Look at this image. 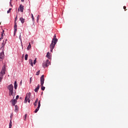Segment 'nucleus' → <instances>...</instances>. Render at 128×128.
<instances>
[{
  "instance_id": "5701e85b",
  "label": "nucleus",
  "mask_w": 128,
  "mask_h": 128,
  "mask_svg": "<svg viewBox=\"0 0 128 128\" xmlns=\"http://www.w3.org/2000/svg\"><path fill=\"white\" fill-rule=\"evenodd\" d=\"M43 68H45L46 67H48V66H46V62L43 63Z\"/></svg>"
},
{
  "instance_id": "bb28decb",
  "label": "nucleus",
  "mask_w": 128,
  "mask_h": 128,
  "mask_svg": "<svg viewBox=\"0 0 128 128\" xmlns=\"http://www.w3.org/2000/svg\"><path fill=\"white\" fill-rule=\"evenodd\" d=\"M19 40H20V41H21V42H22V37H21V34H20L19 36Z\"/></svg>"
},
{
  "instance_id": "39448f33",
  "label": "nucleus",
  "mask_w": 128,
  "mask_h": 128,
  "mask_svg": "<svg viewBox=\"0 0 128 128\" xmlns=\"http://www.w3.org/2000/svg\"><path fill=\"white\" fill-rule=\"evenodd\" d=\"M6 74V66H3L2 68V70L0 72V76H4L5 74Z\"/></svg>"
},
{
  "instance_id": "0eeeda50",
  "label": "nucleus",
  "mask_w": 128,
  "mask_h": 128,
  "mask_svg": "<svg viewBox=\"0 0 128 128\" xmlns=\"http://www.w3.org/2000/svg\"><path fill=\"white\" fill-rule=\"evenodd\" d=\"M40 107V100L39 102H38V107H37V108L35 110V111L34 112H35V113H36L39 110Z\"/></svg>"
},
{
  "instance_id": "2f4dec72",
  "label": "nucleus",
  "mask_w": 128,
  "mask_h": 128,
  "mask_svg": "<svg viewBox=\"0 0 128 128\" xmlns=\"http://www.w3.org/2000/svg\"><path fill=\"white\" fill-rule=\"evenodd\" d=\"M37 103H38V102H35L34 103V106H37Z\"/></svg>"
},
{
  "instance_id": "dca6fc26",
  "label": "nucleus",
  "mask_w": 128,
  "mask_h": 128,
  "mask_svg": "<svg viewBox=\"0 0 128 128\" xmlns=\"http://www.w3.org/2000/svg\"><path fill=\"white\" fill-rule=\"evenodd\" d=\"M46 56L48 57V58L49 59L50 58V52H47V55H46Z\"/></svg>"
},
{
  "instance_id": "f03ea898",
  "label": "nucleus",
  "mask_w": 128,
  "mask_h": 128,
  "mask_svg": "<svg viewBox=\"0 0 128 128\" xmlns=\"http://www.w3.org/2000/svg\"><path fill=\"white\" fill-rule=\"evenodd\" d=\"M7 89L9 90V96H13V98H14V96L16 95V92L15 94L14 92V86L12 84H10L8 86H7Z\"/></svg>"
},
{
  "instance_id": "f704fd0d",
  "label": "nucleus",
  "mask_w": 128,
  "mask_h": 128,
  "mask_svg": "<svg viewBox=\"0 0 128 128\" xmlns=\"http://www.w3.org/2000/svg\"><path fill=\"white\" fill-rule=\"evenodd\" d=\"M19 98V96H16V100H18Z\"/></svg>"
},
{
  "instance_id": "6e6552de",
  "label": "nucleus",
  "mask_w": 128,
  "mask_h": 128,
  "mask_svg": "<svg viewBox=\"0 0 128 128\" xmlns=\"http://www.w3.org/2000/svg\"><path fill=\"white\" fill-rule=\"evenodd\" d=\"M19 8H20V12H24V6L23 5L20 4V6H19Z\"/></svg>"
},
{
  "instance_id": "4c0bfd02",
  "label": "nucleus",
  "mask_w": 128,
  "mask_h": 128,
  "mask_svg": "<svg viewBox=\"0 0 128 128\" xmlns=\"http://www.w3.org/2000/svg\"><path fill=\"white\" fill-rule=\"evenodd\" d=\"M24 0H21V2H24Z\"/></svg>"
},
{
  "instance_id": "c756f323",
  "label": "nucleus",
  "mask_w": 128,
  "mask_h": 128,
  "mask_svg": "<svg viewBox=\"0 0 128 128\" xmlns=\"http://www.w3.org/2000/svg\"><path fill=\"white\" fill-rule=\"evenodd\" d=\"M39 16H39V15H38V16H37V22H38V20H39Z\"/></svg>"
},
{
  "instance_id": "a878e982",
  "label": "nucleus",
  "mask_w": 128,
  "mask_h": 128,
  "mask_svg": "<svg viewBox=\"0 0 128 128\" xmlns=\"http://www.w3.org/2000/svg\"><path fill=\"white\" fill-rule=\"evenodd\" d=\"M36 58H35V60H34V62H33V64H36Z\"/></svg>"
},
{
  "instance_id": "e433bc0d",
  "label": "nucleus",
  "mask_w": 128,
  "mask_h": 128,
  "mask_svg": "<svg viewBox=\"0 0 128 128\" xmlns=\"http://www.w3.org/2000/svg\"><path fill=\"white\" fill-rule=\"evenodd\" d=\"M12 116L11 115V116H10V120H11V121H12Z\"/></svg>"
},
{
  "instance_id": "473e14b6",
  "label": "nucleus",
  "mask_w": 128,
  "mask_h": 128,
  "mask_svg": "<svg viewBox=\"0 0 128 128\" xmlns=\"http://www.w3.org/2000/svg\"><path fill=\"white\" fill-rule=\"evenodd\" d=\"M38 98L36 99V100H35V102L38 103Z\"/></svg>"
},
{
  "instance_id": "f3484780",
  "label": "nucleus",
  "mask_w": 128,
  "mask_h": 128,
  "mask_svg": "<svg viewBox=\"0 0 128 128\" xmlns=\"http://www.w3.org/2000/svg\"><path fill=\"white\" fill-rule=\"evenodd\" d=\"M12 119L10 120V122L9 123V128H12Z\"/></svg>"
},
{
  "instance_id": "c85d7f7f",
  "label": "nucleus",
  "mask_w": 128,
  "mask_h": 128,
  "mask_svg": "<svg viewBox=\"0 0 128 128\" xmlns=\"http://www.w3.org/2000/svg\"><path fill=\"white\" fill-rule=\"evenodd\" d=\"M32 20L33 21H34V15H33L32 14Z\"/></svg>"
},
{
  "instance_id": "79ce46f5",
  "label": "nucleus",
  "mask_w": 128,
  "mask_h": 128,
  "mask_svg": "<svg viewBox=\"0 0 128 128\" xmlns=\"http://www.w3.org/2000/svg\"><path fill=\"white\" fill-rule=\"evenodd\" d=\"M0 82H1V81H0Z\"/></svg>"
},
{
  "instance_id": "20e7f679",
  "label": "nucleus",
  "mask_w": 128,
  "mask_h": 128,
  "mask_svg": "<svg viewBox=\"0 0 128 128\" xmlns=\"http://www.w3.org/2000/svg\"><path fill=\"white\" fill-rule=\"evenodd\" d=\"M31 96V93L29 92L27 94H26V96L25 97V100H24V103L26 104L28 102L30 103V98Z\"/></svg>"
},
{
  "instance_id": "4468645a",
  "label": "nucleus",
  "mask_w": 128,
  "mask_h": 128,
  "mask_svg": "<svg viewBox=\"0 0 128 128\" xmlns=\"http://www.w3.org/2000/svg\"><path fill=\"white\" fill-rule=\"evenodd\" d=\"M20 20L21 21V23L24 24V22L25 19L23 18H20Z\"/></svg>"
},
{
  "instance_id": "f8f14e48",
  "label": "nucleus",
  "mask_w": 128,
  "mask_h": 128,
  "mask_svg": "<svg viewBox=\"0 0 128 128\" xmlns=\"http://www.w3.org/2000/svg\"><path fill=\"white\" fill-rule=\"evenodd\" d=\"M17 88H18L17 82L16 81H15V82H14V88H15V90H16Z\"/></svg>"
},
{
  "instance_id": "393cba45",
  "label": "nucleus",
  "mask_w": 128,
  "mask_h": 128,
  "mask_svg": "<svg viewBox=\"0 0 128 128\" xmlns=\"http://www.w3.org/2000/svg\"><path fill=\"white\" fill-rule=\"evenodd\" d=\"M40 70H39V71H38L36 73V76H39L40 74Z\"/></svg>"
},
{
  "instance_id": "9b49d317",
  "label": "nucleus",
  "mask_w": 128,
  "mask_h": 128,
  "mask_svg": "<svg viewBox=\"0 0 128 128\" xmlns=\"http://www.w3.org/2000/svg\"><path fill=\"white\" fill-rule=\"evenodd\" d=\"M40 88V84H38V86H37V88H35V90H34V91H35V92H38V90H39Z\"/></svg>"
},
{
  "instance_id": "9d476101",
  "label": "nucleus",
  "mask_w": 128,
  "mask_h": 128,
  "mask_svg": "<svg viewBox=\"0 0 128 128\" xmlns=\"http://www.w3.org/2000/svg\"><path fill=\"white\" fill-rule=\"evenodd\" d=\"M11 102H12V104L13 106H15V104L17 102V100H11Z\"/></svg>"
},
{
  "instance_id": "aec40b11",
  "label": "nucleus",
  "mask_w": 128,
  "mask_h": 128,
  "mask_svg": "<svg viewBox=\"0 0 128 128\" xmlns=\"http://www.w3.org/2000/svg\"><path fill=\"white\" fill-rule=\"evenodd\" d=\"M32 46L30 45V43H29V45H28V47H27V50H29L30 48H31Z\"/></svg>"
},
{
  "instance_id": "cd10ccee",
  "label": "nucleus",
  "mask_w": 128,
  "mask_h": 128,
  "mask_svg": "<svg viewBox=\"0 0 128 128\" xmlns=\"http://www.w3.org/2000/svg\"><path fill=\"white\" fill-rule=\"evenodd\" d=\"M123 8L124 10V11H126V6H123Z\"/></svg>"
},
{
  "instance_id": "1a4fd4ad",
  "label": "nucleus",
  "mask_w": 128,
  "mask_h": 128,
  "mask_svg": "<svg viewBox=\"0 0 128 128\" xmlns=\"http://www.w3.org/2000/svg\"><path fill=\"white\" fill-rule=\"evenodd\" d=\"M4 56V52H2V53H0V58L3 59Z\"/></svg>"
},
{
  "instance_id": "a19ab883",
  "label": "nucleus",
  "mask_w": 128,
  "mask_h": 128,
  "mask_svg": "<svg viewBox=\"0 0 128 128\" xmlns=\"http://www.w3.org/2000/svg\"><path fill=\"white\" fill-rule=\"evenodd\" d=\"M22 58H24V55H23V56H22Z\"/></svg>"
},
{
  "instance_id": "b1692460",
  "label": "nucleus",
  "mask_w": 128,
  "mask_h": 128,
  "mask_svg": "<svg viewBox=\"0 0 128 128\" xmlns=\"http://www.w3.org/2000/svg\"><path fill=\"white\" fill-rule=\"evenodd\" d=\"M3 76L2 75H0V82L2 81V80L3 79Z\"/></svg>"
},
{
  "instance_id": "f257e3e1",
  "label": "nucleus",
  "mask_w": 128,
  "mask_h": 128,
  "mask_svg": "<svg viewBox=\"0 0 128 128\" xmlns=\"http://www.w3.org/2000/svg\"><path fill=\"white\" fill-rule=\"evenodd\" d=\"M56 34H54V38L52 39V41L51 44H50V51L52 52L55 46L58 42V39L56 38Z\"/></svg>"
},
{
  "instance_id": "c9c22d12",
  "label": "nucleus",
  "mask_w": 128,
  "mask_h": 128,
  "mask_svg": "<svg viewBox=\"0 0 128 128\" xmlns=\"http://www.w3.org/2000/svg\"><path fill=\"white\" fill-rule=\"evenodd\" d=\"M17 18H18V15H16V18L15 19V22H16Z\"/></svg>"
},
{
  "instance_id": "a211bd4d",
  "label": "nucleus",
  "mask_w": 128,
  "mask_h": 128,
  "mask_svg": "<svg viewBox=\"0 0 128 128\" xmlns=\"http://www.w3.org/2000/svg\"><path fill=\"white\" fill-rule=\"evenodd\" d=\"M18 111V106H15V112H17Z\"/></svg>"
},
{
  "instance_id": "412c9836",
  "label": "nucleus",
  "mask_w": 128,
  "mask_h": 128,
  "mask_svg": "<svg viewBox=\"0 0 128 128\" xmlns=\"http://www.w3.org/2000/svg\"><path fill=\"white\" fill-rule=\"evenodd\" d=\"M28 54H26V55H25V60H28Z\"/></svg>"
},
{
  "instance_id": "6ab92c4d",
  "label": "nucleus",
  "mask_w": 128,
  "mask_h": 128,
  "mask_svg": "<svg viewBox=\"0 0 128 128\" xmlns=\"http://www.w3.org/2000/svg\"><path fill=\"white\" fill-rule=\"evenodd\" d=\"M4 30H3L2 32V37H1V38H0V40L3 39L4 34Z\"/></svg>"
},
{
  "instance_id": "58836bf2",
  "label": "nucleus",
  "mask_w": 128,
  "mask_h": 128,
  "mask_svg": "<svg viewBox=\"0 0 128 128\" xmlns=\"http://www.w3.org/2000/svg\"><path fill=\"white\" fill-rule=\"evenodd\" d=\"M10 5H11V6H12V5L11 4L10 2Z\"/></svg>"
},
{
  "instance_id": "7c9ffc66",
  "label": "nucleus",
  "mask_w": 128,
  "mask_h": 128,
  "mask_svg": "<svg viewBox=\"0 0 128 128\" xmlns=\"http://www.w3.org/2000/svg\"><path fill=\"white\" fill-rule=\"evenodd\" d=\"M27 116H28V114H26L25 115L24 120H26V117H27Z\"/></svg>"
},
{
  "instance_id": "7ed1b4c3",
  "label": "nucleus",
  "mask_w": 128,
  "mask_h": 128,
  "mask_svg": "<svg viewBox=\"0 0 128 128\" xmlns=\"http://www.w3.org/2000/svg\"><path fill=\"white\" fill-rule=\"evenodd\" d=\"M40 83L41 84V90H44L46 88L44 86V75H42L41 77H40Z\"/></svg>"
},
{
  "instance_id": "72a5a7b5",
  "label": "nucleus",
  "mask_w": 128,
  "mask_h": 128,
  "mask_svg": "<svg viewBox=\"0 0 128 128\" xmlns=\"http://www.w3.org/2000/svg\"><path fill=\"white\" fill-rule=\"evenodd\" d=\"M32 77H31V78H30V84L32 83Z\"/></svg>"
},
{
  "instance_id": "ddd939ff",
  "label": "nucleus",
  "mask_w": 128,
  "mask_h": 128,
  "mask_svg": "<svg viewBox=\"0 0 128 128\" xmlns=\"http://www.w3.org/2000/svg\"><path fill=\"white\" fill-rule=\"evenodd\" d=\"M29 64L31 66H34L33 62L32 59H29Z\"/></svg>"
},
{
  "instance_id": "4be33fe9",
  "label": "nucleus",
  "mask_w": 128,
  "mask_h": 128,
  "mask_svg": "<svg viewBox=\"0 0 128 128\" xmlns=\"http://www.w3.org/2000/svg\"><path fill=\"white\" fill-rule=\"evenodd\" d=\"M12 10V8H10L9 10H7V14L10 13Z\"/></svg>"
},
{
  "instance_id": "423d86ee",
  "label": "nucleus",
  "mask_w": 128,
  "mask_h": 128,
  "mask_svg": "<svg viewBox=\"0 0 128 128\" xmlns=\"http://www.w3.org/2000/svg\"><path fill=\"white\" fill-rule=\"evenodd\" d=\"M17 28H18V25L16 24V22H15L14 24V36L16 35V32H17Z\"/></svg>"
},
{
  "instance_id": "ea45409f",
  "label": "nucleus",
  "mask_w": 128,
  "mask_h": 128,
  "mask_svg": "<svg viewBox=\"0 0 128 128\" xmlns=\"http://www.w3.org/2000/svg\"><path fill=\"white\" fill-rule=\"evenodd\" d=\"M18 11L20 12V9L19 8H18Z\"/></svg>"
},
{
  "instance_id": "2eb2a0df",
  "label": "nucleus",
  "mask_w": 128,
  "mask_h": 128,
  "mask_svg": "<svg viewBox=\"0 0 128 128\" xmlns=\"http://www.w3.org/2000/svg\"><path fill=\"white\" fill-rule=\"evenodd\" d=\"M46 66H48L50 64V62L48 60H46Z\"/></svg>"
},
{
  "instance_id": "37998d69",
  "label": "nucleus",
  "mask_w": 128,
  "mask_h": 128,
  "mask_svg": "<svg viewBox=\"0 0 128 128\" xmlns=\"http://www.w3.org/2000/svg\"><path fill=\"white\" fill-rule=\"evenodd\" d=\"M22 81H21V84H22Z\"/></svg>"
}]
</instances>
